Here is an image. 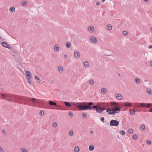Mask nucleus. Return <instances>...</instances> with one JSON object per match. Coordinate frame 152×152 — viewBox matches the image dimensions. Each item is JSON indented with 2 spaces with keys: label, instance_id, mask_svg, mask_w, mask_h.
<instances>
[{
  "label": "nucleus",
  "instance_id": "b1692460",
  "mask_svg": "<svg viewBox=\"0 0 152 152\" xmlns=\"http://www.w3.org/2000/svg\"><path fill=\"white\" fill-rule=\"evenodd\" d=\"M58 70L60 73H61L63 71V68L62 67L60 66L58 67Z\"/></svg>",
  "mask_w": 152,
  "mask_h": 152
},
{
  "label": "nucleus",
  "instance_id": "423d86ee",
  "mask_svg": "<svg viewBox=\"0 0 152 152\" xmlns=\"http://www.w3.org/2000/svg\"><path fill=\"white\" fill-rule=\"evenodd\" d=\"M96 112L99 113H101L102 112V106L100 105V104L99 105L97 108L96 109Z\"/></svg>",
  "mask_w": 152,
  "mask_h": 152
},
{
  "label": "nucleus",
  "instance_id": "f257e3e1",
  "mask_svg": "<svg viewBox=\"0 0 152 152\" xmlns=\"http://www.w3.org/2000/svg\"><path fill=\"white\" fill-rule=\"evenodd\" d=\"M1 99L8 101L10 102L12 101V99H15L20 102H22L24 104L28 105L38 107L39 104H43V103L40 100L33 98H29L27 97L15 95L12 94L8 93L5 94L4 93L1 94Z\"/></svg>",
  "mask_w": 152,
  "mask_h": 152
},
{
  "label": "nucleus",
  "instance_id": "603ef678",
  "mask_svg": "<svg viewBox=\"0 0 152 152\" xmlns=\"http://www.w3.org/2000/svg\"><path fill=\"white\" fill-rule=\"evenodd\" d=\"M150 65L151 66H152V61H150Z\"/></svg>",
  "mask_w": 152,
  "mask_h": 152
},
{
  "label": "nucleus",
  "instance_id": "58836bf2",
  "mask_svg": "<svg viewBox=\"0 0 152 152\" xmlns=\"http://www.w3.org/2000/svg\"><path fill=\"white\" fill-rule=\"evenodd\" d=\"M102 112L104 110H106V106L105 105H104V107H102Z\"/></svg>",
  "mask_w": 152,
  "mask_h": 152
},
{
  "label": "nucleus",
  "instance_id": "4468645a",
  "mask_svg": "<svg viewBox=\"0 0 152 152\" xmlns=\"http://www.w3.org/2000/svg\"><path fill=\"white\" fill-rule=\"evenodd\" d=\"M129 111H130V113L131 115H133L135 114V110L134 108L132 110L131 109Z\"/></svg>",
  "mask_w": 152,
  "mask_h": 152
},
{
  "label": "nucleus",
  "instance_id": "c756f323",
  "mask_svg": "<svg viewBox=\"0 0 152 152\" xmlns=\"http://www.w3.org/2000/svg\"><path fill=\"white\" fill-rule=\"evenodd\" d=\"M74 134V131L72 130H70L69 132V135L70 136H72Z\"/></svg>",
  "mask_w": 152,
  "mask_h": 152
},
{
  "label": "nucleus",
  "instance_id": "9d476101",
  "mask_svg": "<svg viewBox=\"0 0 152 152\" xmlns=\"http://www.w3.org/2000/svg\"><path fill=\"white\" fill-rule=\"evenodd\" d=\"M26 73L27 76V78L31 79L32 77V74L31 73L28 71H26Z\"/></svg>",
  "mask_w": 152,
  "mask_h": 152
},
{
  "label": "nucleus",
  "instance_id": "a878e982",
  "mask_svg": "<svg viewBox=\"0 0 152 152\" xmlns=\"http://www.w3.org/2000/svg\"><path fill=\"white\" fill-rule=\"evenodd\" d=\"M107 29L109 30H111L112 29V26L110 24H108L107 26Z\"/></svg>",
  "mask_w": 152,
  "mask_h": 152
},
{
  "label": "nucleus",
  "instance_id": "4c0bfd02",
  "mask_svg": "<svg viewBox=\"0 0 152 152\" xmlns=\"http://www.w3.org/2000/svg\"><path fill=\"white\" fill-rule=\"evenodd\" d=\"M82 116L84 118H87V116L86 114L84 113H82Z\"/></svg>",
  "mask_w": 152,
  "mask_h": 152
},
{
  "label": "nucleus",
  "instance_id": "052dcab7",
  "mask_svg": "<svg viewBox=\"0 0 152 152\" xmlns=\"http://www.w3.org/2000/svg\"><path fill=\"white\" fill-rule=\"evenodd\" d=\"M91 133L93 134V131H91Z\"/></svg>",
  "mask_w": 152,
  "mask_h": 152
},
{
  "label": "nucleus",
  "instance_id": "49530a36",
  "mask_svg": "<svg viewBox=\"0 0 152 152\" xmlns=\"http://www.w3.org/2000/svg\"><path fill=\"white\" fill-rule=\"evenodd\" d=\"M69 116H73V114L71 112H69Z\"/></svg>",
  "mask_w": 152,
  "mask_h": 152
},
{
  "label": "nucleus",
  "instance_id": "ddd939ff",
  "mask_svg": "<svg viewBox=\"0 0 152 152\" xmlns=\"http://www.w3.org/2000/svg\"><path fill=\"white\" fill-rule=\"evenodd\" d=\"M71 42L70 41H68L66 42V46L68 48H70L71 47Z\"/></svg>",
  "mask_w": 152,
  "mask_h": 152
},
{
  "label": "nucleus",
  "instance_id": "1a4fd4ad",
  "mask_svg": "<svg viewBox=\"0 0 152 152\" xmlns=\"http://www.w3.org/2000/svg\"><path fill=\"white\" fill-rule=\"evenodd\" d=\"M2 45L4 47L8 48L9 49L10 48V47L9 45L6 42H3L1 43Z\"/></svg>",
  "mask_w": 152,
  "mask_h": 152
},
{
  "label": "nucleus",
  "instance_id": "f704fd0d",
  "mask_svg": "<svg viewBox=\"0 0 152 152\" xmlns=\"http://www.w3.org/2000/svg\"><path fill=\"white\" fill-rule=\"evenodd\" d=\"M44 114V112L43 110H41L39 112V115H43Z\"/></svg>",
  "mask_w": 152,
  "mask_h": 152
},
{
  "label": "nucleus",
  "instance_id": "5fc2aeb1",
  "mask_svg": "<svg viewBox=\"0 0 152 152\" xmlns=\"http://www.w3.org/2000/svg\"><path fill=\"white\" fill-rule=\"evenodd\" d=\"M100 4V3L99 2H98L96 3V5H99Z\"/></svg>",
  "mask_w": 152,
  "mask_h": 152
},
{
  "label": "nucleus",
  "instance_id": "9b49d317",
  "mask_svg": "<svg viewBox=\"0 0 152 152\" xmlns=\"http://www.w3.org/2000/svg\"><path fill=\"white\" fill-rule=\"evenodd\" d=\"M60 48L59 45L58 44L56 45L54 47V50L55 51L58 52Z\"/></svg>",
  "mask_w": 152,
  "mask_h": 152
},
{
  "label": "nucleus",
  "instance_id": "bf43d9fd",
  "mask_svg": "<svg viewBox=\"0 0 152 152\" xmlns=\"http://www.w3.org/2000/svg\"><path fill=\"white\" fill-rule=\"evenodd\" d=\"M146 2H148L149 1V0H144Z\"/></svg>",
  "mask_w": 152,
  "mask_h": 152
},
{
  "label": "nucleus",
  "instance_id": "c85d7f7f",
  "mask_svg": "<svg viewBox=\"0 0 152 152\" xmlns=\"http://www.w3.org/2000/svg\"><path fill=\"white\" fill-rule=\"evenodd\" d=\"M74 151L75 152H78L79 151V148L78 146H76L74 148Z\"/></svg>",
  "mask_w": 152,
  "mask_h": 152
},
{
  "label": "nucleus",
  "instance_id": "aec40b11",
  "mask_svg": "<svg viewBox=\"0 0 152 152\" xmlns=\"http://www.w3.org/2000/svg\"><path fill=\"white\" fill-rule=\"evenodd\" d=\"M9 10L10 12H13L15 11V8L14 7H10Z\"/></svg>",
  "mask_w": 152,
  "mask_h": 152
},
{
  "label": "nucleus",
  "instance_id": "f03ea898",
  "mask_svg": "<svg viewBox=\"0 0 152 152\" xmlns=\"http://www.w3.org/2000/svg\"><path fill=\"white\" fill-rule=\"evenodd\" d=\"M93 102H71V104L77 107L79 110H96L100 104V103H97L96 105L93 107L91 106L93 104Z\"/></svg>",
  "mask_w": 152,
  "mask_h": 152
},
{
  "label": "nucleus",
  "instance_id": "72a5a7b5",
  "mask_svg": "<svg viewBox=\"0 0 152 152\" xmlns=\"http://www.w3.org/2000/svg\"><path fill=\"white\" fill-rule=\"evenodd\" d=\"M132 138L136 140L137 138V134H134L133 135Z\"/></svg>",
  "mask_w": 152,
  "mask_h": 152
},
{
  "label": "nucleus",
  "instance_id": "3c124183",
  "mask_svg": "<svg viewBox=\"0 0 152 152\" xmlns=\"http://www.w3.org/2000/svg\"><path fill=\"white\" fill-rule=\"evenodd\" d=\"M149 112H152V107L148 111Z\"/></svg>",
  "mask_w": 152,
  "mask_h": 152
},
{
  "label": "nucleus",
  "instance_id": "e2e57ef3",
  "mask_svg": "<svg viewBox=\"0 0 152 152\" xmlns=\"http://www.w3.org/2000/svg\"><path fill=\"white\" fill-rule=\"evenodd\" d=\"M53 80H51V82H52V83H53Z\"/></svg>",
  "mask_w": 152,
  "mask_h": 152
},
{
  "label": "nucleus",
  "instance_id": "412c9836",
  "mask_svg": "<svg viewBox=\"0 0 152 152\" xmlns=\"http://www.w3.org/2000/svg\"><path fill=\"white\" fill-rule=\"evenodd\" d=\"M28 3V2L26 1H23L21 2L22 5L23 6H26Z\"/></svg>",
  "mask_w": 152,
  "mask_h": 152
},
{
  "label": "nucleus",
  "instance_id": "0e129e2a",
  "mask_svg": "<svg viewBox=\"0 0 152 152\" xmlns=\"http://www.w3.org/2000/svg\"><path fill=\"white\" fill-rule=\"evenodd\" d=\"M136 111H138V109H137L136 110Z\"/></svg>",
  "mask_w": 152,
  "mask_h": 152
},
{
  "label": "nucleus",
  "instance_id": "de8ad7c7",
  "mask_svg": "<svg viewBox=\"0 0 152 152\" xmlns=\"http://www.w3.org/2000/svg\"><path fill=\"white\" fill-rule=\"evenodd\" d=\"M2 133L3 135H5L6 134V132L5 130H2Z\"/></svg>",
  "mask_w": 152,
  "mask_h": 152
},
{
  "label": "nucleus",
  "instance_id": "e433bc0d",
  "mask_svg": "<svg viewBox=\"0 0 152 152\" xmlns=\"http://www.w3.org/2000/svg\"><path fill=\"white\" fill-rule=\"evenodd\" d=\"M94 147L93 146H89V149L91 151H92L94 150Z\"/></svg>",
  "mask_w": 152,
  "mask_h": 152
},
{
  "label": "nucleus",
  "instance_id": "5701e85b",
  "mask_svg": "<svg viewBox=\"0 0 152 152\" xmlns=\"http://www.w3.org/2000/svg\"><path fill=\"white\" fill-rule=\"evenodd\" d=\"M84 66L86 68H87L89 66V63L88 61H85L83 63Z\"/></svg>",
  "mask_w": 152,
  "mask_h": 152
},
{
  "label": "nucleus",
  "instance_id": "6e6552de",
  "mask_svg": "<svg viewBox=\"0 0 152 152\" xmlns=\"http://www.w3.org/2000/svg\"><path fill=\"white\" fill-rule=\"evenodd\" d=\"M74 56L76 59L80 57L79 52L77 51H74Z\"/></svg>",
  "mask_w": 152,
  "mask_h": 152
},
{
  "label": "nucleus",
  "instance_id": "2f4dec72",
  "mask_svg": "<svg viewBox=\"0 0 152 152\" xmlns=\"http://www.w3.org/2000/svg\"><path fill=\"white\" fill-rule=\"evenodd\" d=\"M119 132L120 133V134L123 135H124L125 134V131L123 130H120V131Z\"/></svg>",
  "mask_w": 152,
  "mask_h": 152
},
{
  "label": "nucleus",
  "instance_id": "20e7f679",
  "mask_svg": "<svg viewBox=\"0 0 152 152\" xmlns=\"http://www.w3.org/2000/svg\"><path fill=\"white\" fill-rule=\"evenodd\" d=\"M119 122L116 120H112L110 122V126H118L119 124Z\"/></svg>",
  "mask_w": 152,
  "mask_h": 152
},
{
  "label": "nucleus",
  "instance_id": "a19ab883",
  "mask_svg": "<svg viewBox=\"0 0 152 152\" xmlns=\"http://www.w3.org/2000/svg\"><path fill=\"white\" fill-rule=\"evenodd\" d=\"M53 126L54 128H56L57 126V124L56 122H54L53 124Z\"/></svg>",
  "mask_w": 152,
  "mask_h": 152
},
{
  "label": "nucleus",
  "instance_id": "c03bdc74",
  "mask_svg": "<svg viewBox=\"0 0 152 152\" xmlns=\"http://www.w3.org/2000/svg\"><path fill=\"white\" fill-rule=\"evenodd\" d=\"M146 143L150 145L151 144V142L149 140H147L146 141Z\"/></svg>",
  "mask_w": 152,
  "mask_h": 152
},
{
  "label": "nucleus",
  "instance_id": "680f3d73",
  "mask_svg": "<svg viewBox=\"0 0 152 152\" xmlns=\"http://www.w3.org/2000/svg\"><path fill=\"white\" fill-rule=\"evenodd\" d=\"M151 31H152V27L151 28Z\"/></svg>",
  "mask_w": 152,
  "mask_h": 152
},
{
  "label": "nucleus",
  "instance_id": "2eb2a0df",
  "mask_svg": "<svg viewBox=\"0 0 152 152\" xmlns=\"http://www.w3.org/2000/svg\"><path fill=\"white\" fill-rule=\"evenodd\" d=\"M116 98L118 100H121L122 99V97L121 94H117L116 95Z\"/></svg>",
  "mask_w": 152,
  "mask_h": 152
},
{
  "label": "nucleus",
  "instance_id": "bb28decb",
  "mask_svg": "<svg viewBox=\"0 0 152 152\" xmlns=\"http://www.w3.org/2000/svg\"><path fill=\"white\" fill-rule=\"evenodd\" d=\"M64 103L66 106L70 107L72 106L71 103L69 102H64Z\"/></svg>",
  "mask_w": 152,
  "mask_h": 152
},
{
  "label": "nucleus",
  "instance_id": "4d7b16f0",
  "mask_svg": "<svg viewBox=\"0 0 152 152\" xmlns=\"http://www.w3.org/2000/svg\"><path fill=\"white\" fill-rule=\"evenodd\" d=\"M105 1V0H102V2H104Z\"/></svg>",
  "mask_w": 152,
  "mask_h": 152
},
{
  "label": "nucleus",
  "instance_id": "f8f14e48",
  "mask_svg": "<svg viewBox=\"0 0 152 152\" xmlns=\"http://www.w3.org/2000/svg\"><path fill=\"white\" fill-rule=\"evenodd\" d=\"M123 104L124 106L131 107L132 106V103H131L127 102H124L123 103Z\"/></svg>",
  "mask_w": 152,
  "mask_h": 152
},
{
  "label": "nucleus",
  "instance_id": "393cba45",
  "mask_svg": "<svg viewBox=\"0 0 152 152\" xmlns=\"http://www.w3.org/2000/svg\"><path fill=\"white\" fill-rule=\"evenodd\" d=\"M145 125L144 124H142L140 126V129L142 131H144L145 129Z\"/></svg>",
  "mask_w": 152,
  "mask_h": 152
},
{
  "label": "nucleus",
  "instance_id": "7ed1b4c3",
  "mask_svg": "<svg viewBox=\"0 0 152 152\" xmlns=\"http://www.w3.org/2000/svg\"><path fill=\"white\" fill-rule=\"evenodd\" d=\"M111 103L113 105H115V107L113 108L109 107L107 110V112L109 115H112L115 114L116 113H118L120 110V107L118 106L116 104L117 103L114 102H112Z\"/></svg>",
  "mask_w": 152,
  "mask_h": 152
},
{
  "label": "nucleus",
  "instance_id": "09e8293b",
  "mask_svg": "<svg viewBox=\"0 0 152 152\" xmlns=\"http://www.w3.org/2000/svg\"><path fill=\"white\" fill-rule=\"evenodd\" d=\"M0 152H4V150L0 146Z\"/></svg>",
  "mask_w": 152,
  "mask_h": 152
},
{
  "label": "nucleus",
  "instance_id": "8fccbe9b",
  "mask_svg": "<svg viewBox=\"0 0 152 152\" xmlns=\"http://www.w3.org/2000/svg\"><path fill=\"white\" fill-rule=\"evenodd\" d=\"M108 56H111L112 58H111L112 60H113L115 58L113 56L111 55H108Z\"/></svg>",
  "mask_w": 152,
  "mask_h": 152
},
{
  "label": "nucleus",
  "instance_id": "69168bd1",
  "mask_svg": "<svg viewBox=\"0 0 152 152\" xmlns=\"http://www.w3.org/2000/svg\"><path fill=\"white\" fill-rule=\"evenodd\" d=\"M118 75L119 76H121V74H118Z\"/></svg>",
  "mask_w": 152,
  "mask_h": 152
},
{
  "label": "nucleus",
  "instance_id": "7c9ffc66",
  "mask_svg": "<svg viewBox=\"0 0 152 152\" xmlns=\"http://www.w3.org/2000/svg\"><path fill=\"white\" fill-rule=\"evenodd\" d=\"M21 151L22 152H28V151L25 148H22L21 149Z\"/></svg>",
  "mask_w": 152,
  "mask_h": 152
},
{
  "label": "nucleus",
  "instance_id": "6ab92c4d",
  "mask_svg": "<svg viewBox=\"0 0 152 152\" xmlns=\"http://www.w3.org/2000/svg\"><path fill=\"white\" fill-rule=\"evenodd\" d=\"M89 31L91 33H92L94 31V28L92 26H90L88 28Z\"/></svg>",
  "mask_w": 152,
  "mask_h": 152
},
{
  "label": "nucleus",
  "instance_id": "a18cd8bd",
  "mask_svg": "<svg viewBox=\"0 0 152 152\" xmlns=\"http://www.w3.org/2000/svg\"><path fill=\"white\" fill-rule=\"evenodd\" d=\"M27 79L28 82L30 84V85H31V81L30 80L31 79L27 78Z\"/></svg>",
  "mask_w": 152,
  "mask_h": 152
},
{
  "label": "nucleus",
  "instance_id": "13d9d810",
  "mask_svg": "<svg viewBox=\"0 0 152 152\" xmlns=\"http://www.w3.org/2000/svg\"><path fill=\"white\" fill-rule=\"evenodd\" d=\"M56 109V110H60V109L59 108V107H58V108H56L55 109Z\"/></svg>",
  "mask_w": 152,
  "mask_h": 152
},
{
  "label": "nucleus",
  "instance_id": "f3484780",
  "mask_svg": "<svg viewBox=\"0 0 152 152\" xmlns=\"http://www.w3.org/2000/svg\"><path fill=\"white\" fill-rule=\"evenodd\" d=\"M50 104L51 105L57 106V104L56 102H54L53 101H50L49 102Z\"/></svg>",
  "mask_w": 152,
  "mask_h": 152
},
{
  "label": "nucleus",
  "instance_id": "dca6fc26",
  "mask_svg": "<svg viewBox=\"0 0 152 152\" xmlns=\"http://www.w3.org/2000/svg\"><path fill=\"white\" fill-rule=\"evenodd\" d=\"M146 91L147 93L149 95H151L152 94V92L151 89L150 88H147L146 89Z\"/></svg>",
  "mask_w": 152,
  "mask_h": 152
},
{
  "label": "nucleus",
  "instance_id": "79ce46f5",
  "mask_svg": "<svg viewBox=\"0 0 152 152\" xmlns=\"http://www.w3.org/2000/svg\"><path fill=\"white\" fill-rule=\"evenodd\" d=\"M34 78L35 79H37V80L39 81V82H40V80L39 77H38L37 76H35L34 77Z\"/></svg>",
  "mask_w": 152,
  "mask_h": 152
},
{
  "label": "nucleus",
  "instance_id": "c9c22d12",
  "mask_svg": "<svg viewBox=\"0 0 152 152\" xmlns=\"http://www.w3.org/2000/svg\"><path fill=\"white\" fill-rule=\"evenodd\" d=\"M128 132L129 134H132L133 132V129H129L128 130Z\"/></svg>",
  "mask_w": 152,
  "mask_h": 152
},
{
  "label": "nucleus",
  "instance_id": "ea45409f",
  "mask_svg": "<svg viewBox=\"0 0 152 152\" xmlns=\"http://www.w3.org/2000/svg\"><path fill=\"white\" fill-rule=\"evenodd\" d=\"M94 82L93 80H91L89 82V84L91 85H93L94 84Z\"/></svg>",
  "mask_w": 152,
  "mask_h": 152
},
{
  "label": "nucleus",
  "instance_id": "473e14b6",
  "mask_svg": "<svg viewBox=\"0 0 152 152\" xmlns=\"http://www.w3.org/2000/svg\"><path fill=\"white\" fill-rule=\"evenodd\" d=\"M128 34V33L126 31H124L123 32V34L124 36H127Z\"/></svg>",
  "mask_w": 152,
  "mask_h": 152
},
{
  "label": "nucleus",
  "instance_id": "a211bd4d",
  "mask_svg": "<svg viewBox=\"0 0 152 152\" xmlns=\"http://www.w3.org/2000/svg\"><path fill=\"white\" fill-rule=\"evenodd\" d=\"M107 91L106 89L105 88H102L101 90V92L102 94H105Z\"/></svg>",
  "mask_w": 152,
  "mask_h": 152
},
{
  "label": "nucleus",
  "instance_id": "0eeeda50",
  "mask_svg": "<svg viewBox=\"0 0 152 152\" xmlns=\"http://www.w3.org/2000/svg\"><path fill=\"white\" fill-rule=\"evenodd\" d=\"M90 40L92 42L94 43H96L97 42V39L94 36H91Z\"/></svg>",
  "mask_w": 152,
  "mask_h": 152
},
{
  "label": "nucleus",
  "instance_id": "39448f33",
  "mask_svg": "<svg viewBox=\"0 0 152 152\" xmlns=\"http://www.w3.org/2000/svg\"><path fill=\"white\" fill-rule=\"evenodd\" d=\"M140 106L142 107H146L147 108H149L150 107H152V104L140 103Z\"/></svg>",
  "mask_w": 152,
  "mask_h": 152
},
{
  "label": "nucleus",
  "instance_id": "4be33fe9",
  "mask_svg": "<svg viewBox=\"0 0 152 152\" xmlns=\"http://www.w3.org/2000/svg\"><path fill=\"white\" fill-rule=\"evenodd\" d=\"M135 81L136 83L138 84H140V83L141 81L138 78H135Z\"/></svg>",
  "mask_w": 152,
  "mask_h": 152
},
{
  "label": "nucleus",
  "instance_id": "6e6d98bb",
  "mask_svg": "<svg viewBox=\"0 0 152 152\" xmlns=\"http://www.w3.org/2000/svg\"><path fill=\"white\" fill-rule=\"evenodd\" d=\"M149 48L151 49L152 48V45H150L148 47Z\"/></svg>",
  "mask_w": 152,
  "mask_h": 152
},
{
  "label": "nucleus",
  "instance_id": "cd10ccee",
  "mask_svg": "<svg viewBox=\"0 0 152 152\" xmlns=\"http://www.w3.org/2000/svg\"><path fill=\"white\" fill-rule=\"evenodd\" d=\"M140 103H135L134 105V106L137 108V107H141L140 106Z\"/></svg>",
  "mask_w": 152,
  "mask_h": 152
},
{
  "label": "nucleus",
  "instance_id": "37998d69",
  "mask_svg": "<svg viewBox=\"0 0 152 152\" xmlns=\"http://www.w3.org/2000/svg\"><path fill=\"white\" fill-rule=\"evenodd\" d=\"M104 117H101L100 118V120H101V121L103 123L104 122Z\"/></svg>",
  "mask_w": 152,
  "mask_h": 152
},
{
  "label": "nucleus",
  "instance_id": "864d4df0",
  "mask_svg": "<svg viewBox=\"0 0 152 152\" xmlns=\"http://www.w3.org/2000/svg\"><path fill=\"white\" fill-rule=\"evenodd\" d=\"M64 58H67V56L66 55V54L64 55Z\"/></svg>",
  "mask_w": 152,
  "mask_h": 152
}]
</instances>
